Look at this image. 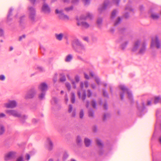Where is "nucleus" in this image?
Masks as SVG:
<instances>
[{
	"instance_id": "1",
	"label": "nucleus",
	"mask_w": 161,
	"mask_h": 161,
	"mask_svg": "<svg viewBox=\"0 0 161 161\" xmlns=\"http://www.w3.org/2000/svg\"><path fill=\"white\" fill-rule=\"evenodd\" d=\"M155 47L157 49L161 48V42L157 36H155L152 39L151 44L150 48L152 49H153Z\"/></svg>"
},
{
	"instance_id": "2",
	"label": "nucleus",
	"mask_w": 161,
	"mask_h": 161,
	"mask_svg": "<svg viewBox=\"0 0 161 161\" xmlns=\"http://www.w3.org/2000/svg\"><path fill=\"white\" fill-rule=\"evenodd\" d=\"M84 85L86 88H87L88 86V84L87 82H85L83 84L81 82L80 83V87L81 88V90L78 92V95L80 98H81V99L84 100L86 97V94L85 92L82 90V88H83Z\"/></svg>"
},
{
	"instance_id": "3",
	"label": "nucleus",
	"mask_w": 161,
	"mask_h": 161,
	"mask_svg": "<svg viewBox=\"0 0 161 161\" xmlns=\"http://www.w3.org/2000/svg\"><path fill=\"white\" fill-rule=\"evenodd\" d=\"M77 25L78 26H81L85 28H88L89 26V24L87 22L83 21L85 19H83L82 17H76Z\"/></svg>"
},
{
	"instance_id": "4",
	"label": "nucleus",
	"mask_w": 161,
	"mask_h": 161,
	"mask_svg": "<svg viewBox=\"0 0 161 161\" xmlns=\"http://www.w3.org/2000/svg\"><path fill=\"white\" fill-rule=\"evenodd\" d=\"M72 46L77 50H79L84 49V46L77 39L74 40L72 43Z\"/></svg>"
},
{
	"instance_id": "5",
	"label": "nucleus",
	"mask_w": 161,
	"mask_h": 161,
	"mask_svg": "<svg viewBox=\"0 0 161 161\" xmlns=\"http://www.w3.org/2000/svg\"><path fill=\"white\" fill-rule=\"evenodd\" d=\"M29 18L32 21H34L35 19L36 13L35 9L32 7H29L28 9Z\"/></svg>"
},
{
	"instance_id": "6",
	"label": "nucleus",
	"mask_w": 161,
	"mask_h": 161,
	"mask_svg": "<svg viewBox=\"0 0 161 161\" xmlns=\"http://www.w3.org/2000/svg\"><path fill=\"white\" fill-rule=\"evenodd\" d=\"M17 103L14 100H10L4 104V106L7 108H14L17 106Z\"/></svg>"
},
{
	"instance_id": "7",
	"label": "nucleus",
	"mask_w": 161,
	"mask_h": 161,
	"mask_svg": "<svg viewBox=\"0 0 161 161\" xmlns=\"http://www.w3.org/2000/svg\"><path fill=\"white\" fill-rule=\"evenodd\" d=\"M6 113L10 115H12L15 117H20L21 116L20 114L14 110H7L6 111Z\"/></svg>"
},
{
	"instance_id": "8",
	"label": "nucleus",
	"mask_w": 161,
	"mask_h": 161,
	"mask_svg": "<svg viewBox=\"0 0 161 161\" xmlns=\"http://www.w3.org/2000/svg\"><path fill=\"white\" fill-rule=\"evenodd\" d=\"M15 153L14 152H10L7 153L5 156V159L8 160L13 158L15 155Z\"/></svg>"
},
{
	"instance_id": "9",
	"label": "nucleus",
	"mask_w": 161,
	"mask_h": 161,
	"mask_svg": "<svg viewBox=\"0 0 161 161\" xmlns=\"http://www.w3.org/2000/svg\"><path fill=\"white\" fill-rule=\"evenodd\" d=\"M35 94V92L34 89L30 90L26 94L25 97L26 98H32Z\"/></svg>"
},
{
	"instance_id": "10",
	"label": "nucleus",
	"mask_w": 161,
	"mask_h": 161,
	"mask_svg": "<svg viewBox=\"0 0 161 161\" xmlns=\"http://www.w3.org/2000/svg\"><path fill=\"white\" fill-rule=\"evenodd\" d=\"M42 10L45 13H48L50 11V8L48 5L46 3H44L42 8Z\"/></svg>"
},
{
	"instance_id": "11",
	"label": "nucleus",
	"mask_w": 161,
	"mask_h": 161,
	"mask_svg": "<svg viewBox=\"0 0 161 161\" xmlns=\"http://www.w3.org/2000/svg\"><path fill=\"white\" fill-rule=\"evenodd\" d=\"M146 44L145 43L143 42L141 45V47L140 49L139 53L140 54H143L145 53L146 50Z\"/></svg>"
},
{
	"instance_id": "12",
	"label": "nucleus",
	"mask_w": 161,
	"mask_h": 161,
	"mask_svg": "<svg viewBox=\"0 0 161 161\" xmlns=\"http://www.w3.org/2000/svg\"><path fill=\"white\" fill-rule=\"evenodd\" d=\"M80 17H82V19H91L93 18L92 15V14L90 13H87L86 14V16L84 15H81Z\"/></svg>"
},
{
	"instance_id": "13",
	"label": "nucleus",
	"mask_w": 161,
	"mask_h": 161,
	"mask_svg": "<svg viewBox=\"0 0 161 161\" xmlns=\"http://www.w3.org/2000/svg\"><path fill=\"white\" fill-rule=\"evenodd\" d=\"M140 45V42L139 41H136L135 42L134 46L132 49V51L134 52L136 51L138 49Z\"/></svg>"
},
{
	"instance_id": "14",
	"label": "nucleus",
	"mask_w": 161,
	"mask_h": 161,
	"mask_svg": "<svg viewBox=\"0 0 161 161\" xmlns=\"http://www.w3.org/2000/svg\"><path fill=\"white\" fill-rule=\"evenodd\" d=\"M39 88L42 91H44L47 89V86L46 83H43L40 84Z\"/></svg>"
},
{
	"instance_id": "15",
	"label": "nucleus",
	"mask_w": 161,
	"mask_h": 161,
	"mask_svg": "<svg viewBox=\"0 0 161 161\" xmlns=\"http://www.w3.org/2000/svg\"><path fill=\"white\" fill-rule=\"evenodd\" d=\"M73 58V56L71 54H69L67 55L65 58V61L67 62H69L71 61Z\"/></svg>"
},
{
	"instance_id": "16",
	"label": "nucleus",
	"mask_w": 161,
	"mask_h": 161,
	"mask_svg": "<svg viewBox=\"0 0 161 161\" xmlns=\"http://www.w3.org/2000/svg\"><path fill=\"white\" fill-rule=\"evenodd\" d=\"M120 88L123 92L126 91L127 94H128V96H130V93L128 89H127L126 87L123 85L120 86Z\"/></svg>"
},
{
	"instance_id": "17",
	"label": "nucleus",
	"mask_w": 161,
	"mask_h": 161,
	"mask_svg": "<svg viewBox=\"0 0 161 161\" xmlns=\"http://www.w3.org/2000/svg\"><path fill=\"white\" fill-rule=\"evenodd\" d=\"M84 143L86 147H89L91 144V140L87 138H85L84 140Z\"/></svg>"
},
{
	"instance_id": "18",
	"label": "nucleus",
	"mask_w": 161,
	"mask_h": 161,
	"mask_svg": "<svg viewBox=\"0 0 161 161\" xmlns=\"http://www.w3.org/2000/svg\"><path fill=\"white\" fill-rule=\"evenodd\" d=\"M55 36L57 40L61 41L63 36V34L62 33H60L59 34H55Z\"/></svg>"
},
{
	"instance_id": "19",
	"label": "nucleus",
	"mask_w": 161,
	"mask_h": 161,
	"mask_svg": "<svg viewBox=\"0 0 161 161\" xmlns=\"http://www.w3.org/2000/svg\"><path fill=\"white\" fill-rule=\"evenodd\" d=\"M60 18L62 19L68 20L69 19V17L66 15L64 14L63 13L60 17Z\"/></svg>"
},
{
	"instance_id": "20",
	"label": "nucleus",
	"mask_w": 161,
	"mask_h": 161,
	"mask_svg": "<svg viewBox=\"0 0 161 161\" xmlns=\"http://www.w3.org/2000/svg\"><path fill=\"white\" fill-rule=\"evenodd\" d=\"M151 18L154 19H158L159 18V16L157 14L155 13H152L151 15Z\"/></svg>"
},
{
	"instance_id": "21",
	"label": "nucleus",
	"mask_w": 161,
	"mask_h": 161,
	"mask_svg": "<svg viewBox=\"0 0 161 161\" xmlns=\"http://www.w3.org/2000/svg\"><path fill=\"white\" fill-rule=\"evenodd\" d=\"M96 142L97 145L99 147H101L103 146V144L101 141L99 139H97L96 140Z\"/></svg>"
},
{
	"instance_id": "22",
	"label": "nucleus",
	"mask_w": 161,
	"mask_h": 161,
	"mask_svg": "<svg viewBox=\"0 0 161 161\" xmlns=\"http://www.w3.org/2000/svg\"><path fill=\"white\" fill-rule=\"evenodd\" d=\"M4 128L2 125H0V135H2L4 132Z\"/></svg>"
},
{
	"instance_id": "23",
	"label": "nucleus",
	"mask_w": 161,
	"mask_h": 161,
	"mask_svg": "<svg viewBox=\"0 0 161 161\" xmlns=\"http://www.w3.org/2000/svg\"><path fill=\"white\" fill-rule=\"evenodd\" d=\"M84 115V112L83 110L81 109L79 113V116L80 118L82 119L83 118Z\"/></svg>"
},
{
	"instance_id": "24",
	"label": "nucleus",
	"mask_w": 161,
	"mask_h": 161,
	"mask_svg": "<svg viewBox=\"0 0 161 161\" xmlns=\"http://www.w3.org/2000/svg\"><path fill=\"white\" fill-rule=\"evenodd\" d=\"M56 14H58L59 17H60L61 15L63 13V11L62 10L59 11L58 9H56L55 11Z\"/></svg>"
},
{
	"instance_id": "25",
	"label": "nucleus",
	"mask_w": 161,
	"mask_h": 161,
	"mask_svg": "<svg viewBox=\"0 0 161 161\" xmlns=\"http://www.w3.org/2000/svg\"><path fill=\"white\" fill-rule=\"evenodd\" d=\"M73 7L71 6L69 7L65 8L64 10L66 12H69L72 10L73 9Z\"/></svg>"
},
{
	"instance_id": "26",
	"label": "nucleus",
	"mask_w": 161,
	"mask_h": 161,
	"mask_svg": "<svg viewBox=\"0 0 161 161\" xmlns=\"http://www.w3.org/2000/svg\"><path fill=\"white\" fill-rule=\"evenodd\" d=\"M71 101L72 103H74L75 102V97L74 94L73 93L71 94Z\"/></svg>"
},
{
	"instance_id": "27",
	"label": "nucleus",
	"mask_w": 161,
	"mask_h": 161,
	"mask_svg": "<svg viewBox=\"0 0 161 161\" xmlns=\"http://www.w3.org/2000/svg\"><path fill=\"white\" fill-rule=\"evenodd\" d=\"M102 20L101 19H98L97 21V23L98 25L99 26L102 24Z\"/></svg>"
},
{
	"instance_id": "28",
	"label": "nucleus",
	"mask_w": 161,
	"mask_h": 161,
	"mask_svg": "<svg viewBox=\"0 0 161 161\" xmlns=\"http://www.w3.org/2000/svg\"><path fill=\"white\" fill-rule=\"evenodd\" d=\"M128 43L127 42H125L121 46V49L122 50H124L125 47H126Z\"/></svg>"
},
{
	"instance_id": "29",
	"label": "nucleus",
	"mask_w": 161,
	"mask_h": 161,
	"mask_svg": "<svg viewBox=\"0 0 161 161\" xmlns=\"http://www.w3.org/2000/svg\"><path fill=\"white\" fill-rule=\"evenodd\" d=\"M160 99L159 97H156L155 98L154 103H157L159 102Z\"/></svg>"
},
{
	"instance_id": "30",
	"label": "nucleus",
	"mask_w": 161,
	"mask_h": 161,
	"mask_svg": "<svg viewBox=\"0 0 161 161\" xmlns=\"http://www.w3.org/2000/svg\"><path fill=\"white\" fill-rule=\"evenodd\" d=\"M48 144L50 146V147L49 148V149L50 150H51L52 149V147L53 146V143L49 139L48 140Z\"/></svg>"
},
{
	"instance_id": "31",
	"label": "nucleus",
	"mask_w": 161,
	"mask_h": 161,
	"mask_svg": "<svg viewBox=\"0 0 161 161\" xmlns=\"http://www.w3.org/2000/svg\"><path fill=\"white\" fill-rule=\"evenodd\" d=\"M76 141H77V143L79 144L80 143H81V142H82L81 140V139L80 138V137H79V136L77 137V140H76Z\"/></svg>"
},
{
	"instance_id": "32",
	"label": "nucleus",
	"mask_w": 161,
	"mask_h": 161,
	"mask_svg": "<svg viewBox=\"0 0 161 161\" xmlns=\"http://www.w3.org/2000/svg\"><path fill=\"white\" fill-rule=\"evenodd\" d=\"M116 11L115 10H114L113 11L112 13L111 18H113L115 16L116 14Z\"/></svg>"
},
{
	"instance_id": "33",
	"label": "nucleus",
	"mask_w": 161,
	"mask_h": 161,
	"mask_svg": "<svg viewBox=\"0 0 161 161\" xmlns=\"http://www.w3.org/2000/svg\"><path fill=\"white\" fill-rule=\"evenodd\" d=\"M121 21V19L120 18H118L115 21V25H117L118 24H119V23Z\"/></svg>"
},
{
	"instance_id": "34",
	"label": "nucleus",
	"mask_w": 161,
	"mask_h": 161,
	"mask_svg": "<svg viewBox=\"0 0 161 161\" xmlns=\"http://www.w3.org/2000/svg\"><path fill=\"white\" fill-rule=\"evenodd\" d=\"M106 6V5L105 4H104V6H103L102 7H101V8H99L98 9V10L100 12H101L105 8Z\"/></svg>"
},
{
	"instance_id": "35",
	"label": "nucleus",
	"mask_w": 161,
	"mask_h": 161,
	"mask_svg": "<svg viewBox=\"0 0 161 161\" xmlns=\"http://www.w3.org/2000/svg\"><path fill=\"white\" fill-rule=\"evenodd\" d=\"M92 104L93 107L94 108H96V103L95 101H93L92 102Z\"/></svg>"
},
{
	"instance_id": "36",
	"label": "nucleus",
	"mask_w": 161,
	"mask_h": 161,
	"mask_svg": "<svg viewBox=\"0 0 161 161\" xmlns=\"http://www.w3.org/2000/svg\"><path fill=\"white\" fill-rule=\"evenodd\" d=\"M66 86L69 90H70L71 88V86L70 84L68 83H66Z\"/></svg>"
},
{
	"instance_id": "37",
	"label": "nucleus",
	"mask_w": 161,
	"mask_h": 161,
	"mask_svg": "<svg viewBox=\"0 0 161 161\" xmlns=\"http://www.w3.org/2000/svg\"><path fill=\"white\" fill-rule=\"evenodd\" d=\"M75 79L76 81L77 82H78L80 80V77L78 75H76L75 77Z\"/></svg>"
},
{
	"instance_id": "38",
	"label": "nucleus",
	"mask_w": 161,
	"mask_h": 161,
	"mask_svg": "<svg viewBox=\"0 0 161 161\" xmlns=\"http://www.w3.org/2000/svg\"><path fill=\"white\" fill-rule=\"evenodd\" d=\"M89 116L91 117H92L94 116V114L93 112L91 111H90L89 113Z\"/></svg>"
},
{
	"instance_id": "39",
	"label": "nucleus",
	"mask_w": 161,
	"mask_h": 161,
	"mask_svg": "<svg viewBox=\"0 0 161 161\" xmlns=\"http://www.w3.org/2000/svg\"><path fill=\"white\" fill-rule=\"evenodd\" d=\"M66 78L64 76H62L60 78V81L61 82H63L65 80Z\"/></svg>"
},
{
	"instance_id": "40",
	"label": "nucleus",
	"mask_w": 161,
	"mask_h": 161,
	"mask_svg": "<svg viewBox=\"0 0 161 161\" xmlns=\"http://www.w3.org/2000/svg\"><path fill=\"white\" fill-rule=\"evenodd\" d=\"M44 94L43 93H42L39 96V98L40 99H42L44 97Z\"/></svg>"
},
{
	"instance_id": "41",
	"label": "nucleus",
	"mask_w": 161,
	"mask_h": 161,
	"mask_svg": "<svg viewBox=\"0 0 161 161\" xmlns=\"http://www.w3.org/2000/svg\"><path fill=\"white\" fill-rule=\"evenodd\" d=\"M72 107L71 105H69L68 111L69 113H71L72 110Z\"/></svg>"
},
{
	"instance_id": "42",
	"label": "nucleus",
	"mask_w": 161,
	"mask_h": 161,
	"mask_svg": "<svg viewBox=\"0 0 161 161\" xmlns=\"http://www.w3.org/2000/svg\"><path fill=\"white\" fill-rule=\"evenodd\" d=\"M71 115L72 117H75L76 115L75 111L74 110L72 113Z\"/></svg>"
},
{
	"instance_id": "43",
	"label": "nucleus",
	"mask_w": 161,
	"mask_h": 161,
	"mask_svg": "<svg viewBox=\"0 0 161 161\" xmlns=\"http://www.w3.org/2000/svg\"><path fill=\"white\" fill-rule=\"evenodd\" d=\"M19 118H21V119L23 120V119H25L27 118V116L25 115H23L21 116Z\"/></svg>"
},
{
	"instance_id": "44",
	"label": "nucleus",
	"mask_w": 161,
	"mask_h": 161,
	"mask_svg": "<svg viewBox=\"0 0 161 161\" xmlns=\"http://www.w3.org/2000/svg\"><path fill=\"white\" fill-rule=\"evenodd\" d=\"M38 120L36 119L33 118L32 119V122L34 123H36L38 122Z\"/></svg>"
},
{
	"instance_id": "45",
	"label": "nucleus",
	"mask_w": 161,
	"mask_h": 161,
	"mask_svg": "<svg viewBox=\"0 0 161 161\" xmlns=\"http://www.w3.org/2000/svg\"><path fill=\"white\" fill-rule=\"evenodd\" d=\"M16 161H24L23 158L22 157H19L16 160Z\"/></svg>"
},
{
	"instance_id": "46",
	"label": "nucleus",
	"mask_w": 161,
	"mask_h": 161,
	"mask_svg": "<svg viewBox=\"0 0 161 161\" xmlns=\"http://www.w3.org/2000/svg\"><path fill=\"white\" fill-rule=\"evenodd\" d=\"M5 79V77L3 75H1L0 76V80H4Z\"/></svg>"
},
{
	"instance_id": "47",
	"label": "nucleus",
	"mask_w": 161,
	"mask_h": 161,
	"mask_svg": "<svg viewBox=\"0 0 161 161\" xmlns=\"http://www.w3.org/2000/svg\"><path fill=\"white\" fill-rule=\"evenodd\" d=\"M79 0H72V2L73 4H75L78 3Z\"/></svg>"
},
{
	"instance_id": "48",
	"label": "nucleus",
	"mask_w": 161,
	"mask_h": 161,
	"mask_svg": "<svg viewBox=\"0 0 161 161\" xmlns=\"http://www.w3.org/2000/svg\"><path fill=\"white\" fill-rule=\"evenodd\" d=\"M84 75H85V78H86L87 79H89V78L88 76L85 73H84Z\"/></svg>"
},
{
	"instance_id": "49",
	"label": "nucleus",
	"mask_w": 161,
	"mask_h": 161,
	"mask_svg": "<svg viewBox=\"0 0 161 161\" xmlns=\"http://www.w3.org/2000/svg\"><path fill=\"white\" fill-rule=\"evenodd\" d=\"M5 116V115L3 113L0 114V118L4 117Z\"/></svg>"
},
{
	"instance_id": "50",
	"label": "nucleus",
	"mask_w": 161,
	"mask_h": 161,
	"mask_svg": "<svg viewBox=\"0 0 161 161\" xmlns=\"http://www.w3.org/2000/svg\"><path fill=\"white\" fill-rule=\"evenodd\" d=\"M96 81L97 83L98 84H99L100 81L99 79L98 78H96Z\"/></svg>"
},
{
	"instance_id": "51",
	"label": "nucleus",
	"mask_w": 161,
	"mask_h": 161,
	"mask_svg": "<svg viewBox=\"0 0 161 161\" xmlns=\"http://www.w3.org/2000/svg\"><path fill=\"white\" fill-rule=\"evenodd\" d=\"M83 2L85 3V4H87L89 1V0H82Z\"/></svg>"
},
{
	"instance_id": "52",
	"label": "nucleus",
	"mask_w": 161,
	"mask_h": 161,
	"mask_svg": "<svg viewBox=\"0 0 161 161\" xmlns=\"http://www.w3.org/2000/svg\"><path fill=\"white\" fill-rule=\"evenodd\" d=\"M119 1V0H113L114 2L117 4H118Z\"/></svg>"
},
{
	"instance_id": "53",
	"label": "nucleus",
	"mask_w": 161,
	"mask_h": 161,
	"mask_svg": "<svg viewBox=\"0 0 161 161\" xmlns=\"http://www.w3.org/2000/svg\"><path fill=\"white\" fill-rule=\"evenodd\" d=\"M0 34L1 36L3 35V31L1 29H0Z\"/></svg>"
},
{
	"instance_id": "54",
	"label": "nucleus",
	"mask_w": 161,
	"mask_h": 161,
	"mask_svg": "<svg viewBox=\"0 0 161 161\" xmlns=\"http://www.w3.org/2000/svg\"><path fill=\"white\" fill-rule=\"evenodd\" d=\"M26 158L27 160H29L30 158V156L29 154H27L26 155Z\"/></svg>"
},
{
	"instance_id": "55",
	"label": "nucleus",
	"mask_w": 161,
	"mask_h": 161,
	"mask_svg": "<svg viewBox=\"0 0 161 161\" xmlns=\"http://www.w3.org/2000/svg\"><path fill=\"white\" fill-rule=\"evenodd\" d=\"M88 96L89 97L91 95L92 93L90 91H89V90H88Z\"/></svg>"
},
{
	"instance_id": "56",
	"label": "nucleus",
	"mask_w": 161,
	"mask_h": 161,
	"mask_svg": "<svg viewBox=\"0 0 161 161\" xmlns=\"http://www.w3.org/2000/svg\"><path fill=\"white\" fill-rule=\"evenodd\" d=\"M151 102L150 101H148L147 102V104L148 105H149L151 104Z\"/></svg>"
},
{
	"instance_id": "57",
	"label": "nucleus",
	"mask_w": 161,
	"mask_h": 161,
	"mask_svg": "<svg viewBox=\"0 0 161 161\" xmlns=\"http://www.w3.org/2000/svg\"><path fill=\"white\" fill-rule=\"evenodd\" d=\"M25 35H23L22 36L20 37L19 38V40H21L22 39V38H25Z\"/></svg>"
},
{
	"instance_id": "58",
	"label": "nucleus",
	"mask_w": 161,
	"mask_h": 161,
	"mask_svg": "<svg viewBox=\"0 0 161 161\" xmlns=\"http://www.w3.org/2000/svg\"><path fill=\"white\" fill-rule=\"evenodd\" d=\"M72 84L73 85H74V87L75 88V87H75V82H74V81H72Z\"/></svg>"
},
{
	"instance_id": "59",
	"label": "nucleus",
	"mask_w": 161,
	"mask_h": 161,
	"mask_svg": "<svg viewBox=\"0 0 161 161\" xmlns=\"http://www.w3.org/2000/svg\"><path fill=\"white\" fill-rule=\"evenodd\" d=\"M120 97L121 99L122 100L123 98V95L122 94H120Z\"/></svg>"
},
{
	"instance_id": "60",
	"label": "nucleus",
	"mask_w": 161,
	"mask_h": 161,
	"mask_svg": "<svg viewBox=\"0 0 161 161\" xmlns=\"http://www.w3.org/2000/svg\"><path fill=\"white\" fill-rule=\"evenodd\" d=\"M77 58H78L79 59H80V60H82V58L81 57H80V56H78L77 57Z\"/></svg>"
},
{
	"instance_id": "61",
	"label": "nucleus",
	"mask_w": 161,
	"mask_h": 161,
	"mask_svg": "<svg viewBox=\"0 0 161 161\" xmlns=\"http://www.w3.org/2000/svg\"><path fill=\"white\" fill-rule=\"evenodd\" d=\"M92 87L93 88V89H94V88H95V85H93V84H92Z\"/></svg>"
},
{
	"instance_id": "62",
	"label": "nucleus",
	"mask_w": 161,
	"mask_h": 161,
	"mask_svg": "<svg viewBox=\"0 0 161 161\" xmlns=\"http://www.w3.org/2000/svg\"><path fill=\"white\" fill-rule=\"evenodd\" d=\"M32 3H34L36 0H29Z\"/></svg>"
},
{
	"instance_id": "63",
	"label": "nucleus",
	"mask_w": 161,
	"mask_h": 161,
	"mask_svg": "<svg viewBox=\"0 0 161 161\" xmlns=\"http://www.w3.org/2000/svg\"><path fill=\"white\" fill-rule=\"evenodd\" d=\"M90 75H91V76L93 77L94 75L92 73H91Z\"/></svg>"
},
{
	"instance_id": "64",
	"label": "nucleus",
	"mask_w": 161,
	"mask_h": 161,
	"mask_svg": "<svg viewBox=\"0 0 161 161\" xmlns=\"http://www.w3.org/2000/svg\"><path fill=\"white\" fill-rule=\"evenodd\" d=\"M84 40L87 41L88 40V38L87 37H86L84 38Z\"/></svg>"
}]
</instances>
